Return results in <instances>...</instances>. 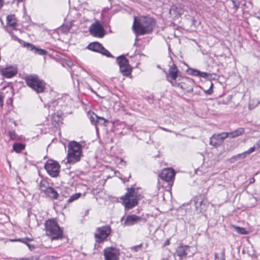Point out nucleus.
Masks as SVG:
<instances>
[{"instance_id":"1","label":"nucleus","mask_w":260,"mask_h":260,"mask_svg":"<svg viewBox=\"0 0 260 260\" xmlns=\"http://www.w3.org/2000/svg\"><path fill=\"white\" fill-rule=\"evenodd\" d=\"M155 25V20L149 17L141 16L138 19L135 17L133 28L136 36L151 33Z\"/></svg>"},{"instance_id":"2","label":"nucleus","mask_w":260,"mask_h":260,"mask_svg":"<svg viewBox=\"0 0 260 260\" xmlns=\"http://www.w3.org/2000/svg\"><path fill=\"white\" fill-rule=\"evenodd\" d=\"M141 188L132 187L128 188L125 195L121 198L125 210H128L138 204V201L141 198Z\"/></svg>"},{"instance_id":"3","label":"nucleus","mask_w":260,"mask_h":260,"mask_svg":"<svg viewBox=\"0 0 260 260\" xmlns=\"http://www.w3.org/2000/svg\"><path fill=\"white\" fill-rule=\"evenodd\" d=\"M45 227L46 235L52 240H61L63 238V230L54 219L46 221Z\"/></svg>"},{"instance_id":"4","label":"nucleus","mask_w":260,"mask_h":260,"mask_svg":"<svg viewBox=\"0 0 260 260\" xmlns=\"http://www.w3.org/2000/svg\"><path fill=\"white\" fill-rule=\"evenodd\" d=\"M82 153L81 145L76 141H71L68 145V154L66 163L73 165L79 161Z\"/></svg>"},{"instance_id":"5","label":"nucleus","mask_w":260,"mask_h":260,"mask_svg":"<svg viewBox=\"0 0 260 260\" xmlns=\"http://www.w3.org/2000/svg\"><path fill=\"white\" fill-rule=\"evenodd\" d=\"M24 80L28 87L36 93H43L46 89V83L37 75H29L24 77Z\"/></svg>"},{"instance_id":"6","label":"nucleus","mask_w":260,"mask_h":260,"mask_svg":"<svg viewBox=\"0 0 260 260\" xmlns=\"http://www.w3.org/2000/svg\"><path fill=\"white\" fill-rule=\"evenodd\" d=\"M190 247L186 245H180L176 248L174 253L175 260H186L187 257L191 253L190 251Z\"/></svg>"},{"instance_id":"7","label":"nucleus","mask_w":260,"mask_h":260,"mask_svg":"<svg viewBox=\"0 0 260 260\" xmlns=\"http://www.w3.org/2000/svg\"><path fill=\"white\" fill-rule=\"evenodd\" d=\"M111 232V229L109 225L98 228L94 234L96 242L98 243L103 242L109 236Z\"/></svg>"},{"instance_id":"8","label":"nucleus","mask_w":260,"mask_h":260,"mask_svg":"<svg viewBox=\"0 0 260 260\" xmlns=\"http://www.w3.org/2000/svg\"><path fill=\"white\" fill-rule=\"evenodd\" d=\"M45 169L48 174L52 177H56L59 173L60 165L59 164L53 160H48L45 165Z\"/></svg>"},{"instance_id":"9","label":"nucleus","mask_w":260,"mask_h":260,"mask_svg":"<svg viewBox=\"0 0 260 260\" xmlns=\"http://www.w3.org/2000/svg\"><path fill=\"white\" fill-rule=\"evenodd\" d=\"M117 61L119 66L120 72L123 76H127L131 73V68L129 65L128 59L124 56H120L117 58Z\"/></svg>"},{"instance_id":"10","label":"nucleus","mask_w":260,"mask_h":260,"mask_svg":"<svg viewBox=\"0 0 260 260\" xmlns=\"http://www.w3.org/2000/svg\"><path fill=\"white\" fill-rule=\"evenodd\" d=\"M104 260H119L120 250L113 247H107L103 251Z\"/></svg>"},{"instance_id":"11","label":"nucleus","mask_w":260,"mask_h":260,"mask_svg":"<svg viewBox=\"0 0 260 260\" xmlns=\"http://www.w3.org/2000/svg\"><path fill=\"white\" fill-rule=\"evenodd\" d=\"M87 48L92 51L100 53L108 57H113L112 55L99 42H94L90 43Z\"/></svg>"},{"instance_id":"12","label":"nucleus","mask_w":260,"mask_h":260,"mask_svg":"<svg viewBox=\"0 0 260 260\" xmlns=\"http://www.w3.org/2000/svg\"><path fill=\"white\" fill-rule=\"evenodd\" d=\"M89 32L92 36L98 38H103L105 35V30L99 21L93 23L90 26Z\"/></svg>"},{"instance_id":"13","label":"nucleus","mask_w":260,"mask_h":260,"mask_svg":"<svg viewBox=\"0 0 260 260\" xmlns=\"http://www.w3.org/2000/svg\"><path fill=\"white\" fill-rule=\"evenodd\" d=\"M229 136V133L225 132L214 134L210 138V144L215 147L219 146Z\"/></svg>"},{"instance_id":"14","label":"nucleus","mask_w":260,"mask_h":260,"mask_svg":"<svg viewBox=\"0 0 260 260\" xmlns=\"http://www.w3.org/2000/svg\"><path fill=\"white\" fill-rule=\"evenodd\" d=\"M172 85L173 86L180 87L182 89L186 91L187 92H191L193 91L192 81L191 79L187 78L185 81L180 83H177L176 81H170Z\"/></svg>"},{"instance_id":"15","label":"nucleus","mask_w":260,"mask_h":260,"mask_svg":"<svg viewBox=\"0 0 260 260\" xmlns=\"http://www.w3.org/2000/svg\"><path fill=\"white\" fill-rule=\"evenodd\" d=\"M194 203L198 213H202L206 210L207 205L203 199L202 196L200 195L196 197L194 199Z\"/></svg>"},{"instance_id":"16","label":"nucleus","mask_w":260,"mask_h":260,"mask_svg":"<svg viewBox=\"0 0 260 260\" xmlns=\"http://www.w3.org/2000/svg\"><path fill=\"white\" fill-rule=\"evenodd\" d=\"M62 100L59 99L54 100L48 104V109L49 113H56L61 112V103Z\"/></svg>"},{"instance_id":"17","label":"nucleus","mask_w":260,"mask_h":260,"mask_svg":"<svg viewBox=\"0 0 260 260\" xmlns=\"http://www.w3.org/2000/svg\"><path fill=\"white\" fill-rule=\"evenodd\" d=\"M175 176L174 171L171 168L165 169L159 174V177L166 182L171 181Z\"/></svg>"},{"instance_id":"18","label":"nucleus","mask_w":260,"mask_h":260,"mask_svg":"<svg viewBox=\"0 0 260 260\" xmlns=\"http://www.w3.org/2000/svg\"><path fill=\"white\" fill-rule=\"evenodd\" d=\"M141 221H146V220L145 218H143L135 214L128 215L126 216L123 224L124 226H131Z\"/></svg>"},{"instance_id":"19","label":"nucleus","mask_w":260,"mask_h":260,"mask_svg":"<svg viewBox=\"0 0 260 260\" xmlns=\"http://www.w3.org/2000/svg\"><path fill=\"white\" fill-rule=\"evenodd\" d=\"M24 47L26 48L28 50L31 51L36 54L43 55L47 54V51L42 49H39L36 47L33 44L30 43H25Z\"/></svg>"},{"instance_id":"20","label":"nucleus","mask_w":260,"mask_h":260,"mask_svg":"<svg viewBox=\"0 0 260 260\" xmlns=\"http://www.w3.org/2000/svg\"><path fill=\"white\" fill-rule=\"evenodd\" d=\"M3 76L7 78H10L14 76L17 73V70L15 67H8L2 70Z\"/></svg>"},{"instance_id":"21","label":"nucleus","mask_w":260,"mask_h":260,"mask_svg":"<svg viewBox=\"0 0 260 260\" xmlns=\"http://www.w3.org/2000/svg\"><path fill=\"white\" fill-rule=\"evenodd\" d=\"M178 70L177 67L175 64H173L170 66L169 69V73L167 74V77H170L173 81H175L177 78L178 77Z\"/></svg>"},{"instance_id":"22","label":"nucleus","mask_w":260,"mask_h":260,"mask_svg":"<svg viewBox=\"0 0 260 260\" xmlns=\"http://www.w3.org/2000/svg\"><path fill=\"white\" fill-rule=\"evenodd\" d=\"M255 149H256V146H255V145H254V146L251 148H250L248 150L242 153H240V154H237V155H235V156H234L232 159H243L246 156V155L247 154H249L250 153H251L252 152H253Z\"/></svg>"},{"instance_id":"23","label":"nucleus","mask_w":260,"mask_h":260,"mask_svg":"<svg viewBox=\"0 0 260 260\" xmlns=\"http://www.w3.org/2000/svg\"><path fill=\"white\" fill-rule=\"evenodd\" d=\"M51 114L52 115V123L54 127H57L61 120V117H60L61 112L51 113Z\"/></svg>"},{"instance_id":"24","label":"nucleus","mask_w":260,"mask_h":260,"mask_svg":"<svg viewBox=\"0 0 260 260\" xmlns=\"http://www.w3.org/2000/svg\"><path fill=\"white\" fill-rule=\"evenodd\" d=\"M32 240H33L32 239L29 238L27 237H25V238H19V239H14V240H12V241H19V242L23 243L27 246V247L30 250H32L36 248V247L34 245H31L28 243L29 242L31 241Z\"/></svg>"},{"instance_id":"25","label":"nucleus","mask_w":260,"mask_h":260,"mask_svg":"<svg viewBox=\"0 0 260 260\" xmlns=\"http://www.w3.org/2000/svg\"><path fill=\"white\" fill-rule=\"evenodd\" d=\"M45 193L50 198L53 199H57L58 197L57 191L52 187H49Z\"/></svg>"},{"instance_id":"26","label":"nucleus","mask_w":260,"mask_h":260,"mask_svg":"<svg viewBox=\"0 0 260 260\" xmlns=\"http://www.w3.org/2000/svg\"><path fill=\"white\" fill-rule=\"evenodd\" d=\"M228 133L229 134V137H231V138H234L242 135L244 133V129L243 127H240L233 132Z\"/></svg>"},{"instance_id":"27","label":"nucleus","mask_w":260,"mask_h":260,"mask_svg":"<svg viewBox=\"0 0 260 260\" xmlns=\"http://www.w3.org/2000/svg\"><path fill=\"white\" fill-rule=\"evenodd\" d=\"M7 25L11 27H15L16 25V19L14 15H10L7 17Z\"/></svg>"},{"instance_id":"28","label":"nucleus","mask_w":260,"mask_h":260,"mask_svg":"<svg viewBox=\"0 0 260 260\" xmlns=\"http://www.w3.org/2000/svg\"><path fill=\"white\" fill-rule=\"evenodd\" d=\"M98 116L96 114L92 112L91 114H89V119L91 123L95 126L97 125V122L98 120Z\"/></svg>"},{"instance_id":"29","label":"nucleus","mask_w":260,"mask_h":260,"mask_svg":"<svg viewBox=\"0 0 260 260\" xmlns=\"http://www.w3.org/2000/svg\"><path fill=\"white\" fill-rule=\"evenodd\" d=\"M13 150L16 152H19L24 149V145L21 143H15L13 146Z\"/></svg>"},{"instance_id":"30","label":"nucleus","mask_w":260,"mask_h":260,"mask_svg":"<svg viewBox=\"0 0 260 260\" xmlns=\"http://www.w3.org/2000/svg\"><path fill=\"white\" fill-rule=\"evenodd\" d=\"M48 184L46 181H42L40 184V189L42 192H46L48 188H49Z\"/></svg>"},{"instance_id":"31","label":"nucleus","mask_w":260,"mask_h":260,"mask_svg":"<svg viewBox=\"0 0 260 260\" xmlns=\"http://www.w3.org/2000/svg\"><path fill=\"white\" fill-rule=\"evenodd\" d=\"M215 259L214 260H225V249L224 248L222 249V252L220 253V255H218V254L215 253L214 254Z\"/></svg>"},{"instance_id":"32","label":"nucleus","mask_w":260,"mask_h":260,"mask_svg":"<svg viewBox=\"0 0 260 260\" xmlns=\"http://www.w3.org/2000/svg\"><path fill=\"white\" fill-rule=\"evenodd\" d=\"M81 193H76L70 196V198L68 199L67 202L68 203H70L79 199L81 197Z\"/></svg>"},{"instance_id":"33","label":"nucleus","mask_w":260,"mask_h":260,"mask_svg":"<svg viewBox=\"0 0 260 260\" xmlns=\"http://www.w3.org/2000/svg\"><path fill=\"white\" fill-rule=\"evenodd\" d=\"M109 121L104 117L98 116V125H106V123H108Z\"/></svg>"},{"instance_id":"34","label":"nucleus","mask_w":260,"mask_h":260,"mask_svg":"<svg viewBox=\"0 0 260 260\" xmlns=\"http://www.w3.org/2000/svg\"><path fill=\"white\" fill-rule=\"evenodd\" d=\"M235 229L236 230V232L240 234H247V232L245 228H241L239 226H236Z\"/></svg>"},{"instance_id":"35","label":"nucleus","mask_w":260,"mask_h":260,"mask_svg":"<svg viewBox=\"0 0 260 260\" xmlns=\"http://www.w3.org/2000/svg\"><path fill=\"white\" fill-rule=\"evenodd\" d=\"M189 74H190L192 76H199V74H200V71L193 69H189Z\"/></svg>"},{"instance_id":"36","label":"nucleus","mask_w":260,"mask_h":260,"mask_svg":"<svg viewBox=\"0 0 260 260\" xmlns=\"http://www.w3.org/2000/svg\"><path fill=\"white\" fill-rule=\"evenodd\" d=\"M11 37H12V40H13L14 41H18L20 44L23 45V46H24V44L25 43H26V42H24L21 39L18 38L16 36L14 35L13 34H11Z\"/></svg>"},{"instance_id":"37","label":"nucleus","mask_w":260,"mask_h":260,"mask_svg":"<svg viewBox=\"0 0 260 260\" xmlns=\"http://www.w3.org/2000/svg\"><path fill=\"white\" fill-rule=\"evenodd\" d=\"M213 86V84L212 82H210V86L208 89L204 90V92L208 94V95H211L212 94L213 91L212 89Z\"/></svg>"},{"instance_id":"38","label":"nucleus","mask_w":260,"mask_h":260,"mask_svg":"<svg viewBox=\"0 0 260 260\" xmlns=\"http://www.w3.org/2000/svg\"><path fill=\"white\" fill-rule=\"evenodd\" d=\"M8 135L10 137V139L15 140L16 138V133L14 131H9Z\"/></svg>"},{"instance_id":"39","label":"nucleus","mask_w":260,"mask_h":260,"mask_svg":"<svg viewBox=\"0 0 260 260\" xmlns=\"http://www.w3.org/2000/svg\"><path fill=\"white\" fill-rule=\"evenodd\" d=\"M210 74L206 72H200V74H199V77H202L204 78H207L209 77Z\"/></svg>"},{"instance_id":"40","label":"nucleus","mask_w":260,"mask_h":260,"mask_svg":"<svg viewBox=\"0 0 260 260\" xmlns=\"http://www.w3.org/2000/svg\"><path fill=\"white\" fill-rule=\"evenodd\" d=\"M232 4L233 5L234 8L235 9V11H237L239 7V5H237L235 0H231Z\"/></svg>"},{"instance_id":"41","label":"nucleus","mask_w":260,"mask_h":260,"mask_svg":"<svg viewBox=\"0 0 260 260\" xmlns=\"http://www.w3.org/2000/svg\"><path fill=\"white\" fill-rule=\"evenodd\" d=\"M142 247V245L140 244L139 245L135 246L132 248V249L134 251H138L139 249H140Z\"/></svg>"},{"instance_id":"42","label":"nucleus","mask_w":260,"mask_h":260,"mask_svg":"<svg viewBox=\"0 0 260 260\" xmlns=\"http://www.w3.org/2000/svg\"><path fill=\"white\" fill-rule=\"evenodd\" d=\"M4 95L2 93H0V107H2L3 106V100Z\"/></svg>"},{"instance_id":"43","label":"nucleus","mask_w":260,"mask_h":260,"mask_svg":"<svg viewBox=\"0 0 260 260\" xmlns=\"http://www.w3.org/2000/svg\"><path fill=\"white\" fill-rule=\"evenodd\" d=\"M254 145L256 147V149H258L260 148V139Z\"/></svg>"},{"instance_id":"44","label":"nucleus","mask_w":260,"mask_h":260,"mask_svg":"<svg viewBox=\"0 0 260 260\" xmlns=\"http://www.w3.org/2000/svg\"><path fill=\"white\" fill-rule=\"evenodd\" d=\"M121 164L123 165L124 166H125L126 165V161L123 160L122 159H120Z\"/></svg>"},{"instance_id":"45","label":"nucleus","mask_w":260,"mask_h":260,"mask_svg":"<svg viewBox=\"0 0 260 260\" xmlns=\"http://www.w3.org/2000/svg\"><path fill=\"white\" fill-rule=\"evenodd\" d=\"M255 182L254 178L252 177L250 179L249 184L253 183Z\"/></svg>"},{"instance_id":"46","label":"nucleus","mask_w":260,"mask_h":260,"mask_svg":"<svg viewBox=\"0 0 260 260\" xmlns=\"http://www.w3.org/2000/svg\"><path fill=\"white\" fill-rule=\"evenodd\" d=\"M4 4V0H0V9L3 6Z\"/></svg>"},{"instance_id":"47","label":"nucleus","mask_w":260,"mask_h":260,"mask_svg":"<svg viewBox=\"0 0 260 260\" xmlns=\"http://www.w3.org/2000/svg\"><path fill=\"white\" fill-rule=\"evenodd\" d=\"M160 128L162 129V130L165 131H166V132H172L171 131L167 129V128H164V127H160Z\"/></svg>"},{"instance_id":"48","label":"nucleus","mask_w":260,"mask_h":260,"mask_svg":"<svg viewBox=\"0 0 260 260\" xmlns=\"http://www.w3.org/2000/svg\"><path fill=\"white\" fill-rule=\"evenodd\" d=\"M19 260H31V259L29 258H20Z\"/></svg>"},{"instance_id":"49","label":"nucleus","mask_w":260,"mask_h":260,"mask_svg":"<svg viewBox=\"0 0 260 260\" xmlns=\"http://www.w3.org/2000/svg\"><path fill=\"white\" fill-rule=\"evenodd\" d=\"M169 240H167L165 242V245H169Z\"/></svg>"},{"instance_id":"50","label":"nucleus","mask_w":260,"mask_h":260,"mask_svg":"<svg viewBox=\"0 0 260 260\" xmlns=\"http://www.w3.org/2000/svg\"><path fill=\"white\" fill-rule=\"evenodd\" d=\"M18 2H22L23 0H17Z\"/></svg>"},{"instance_id":"51","label":"nucleus","mask_w":260,"mask_h":260,"mask_svg":"<svg viewBox=\"0 0 260 260\" xmlns=\"http://www.w3.org/2000/svg\"><path fill=\"white\" fill-rule=\"evenodd\" d=\"M123 218H124V216H123V217L121 218V220H122L123 219Z\"/></svg>"}]
</instances>
